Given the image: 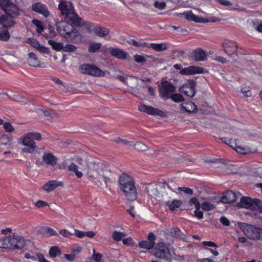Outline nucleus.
I'll list each match as a JSON object with an SVG mask.
<instances>
[{"mask_svg":"<svg viewBox=\"0 0 262 262\" xmlns=\"http://www.w3.org/2000/svg\"><path fill=\"white\" fill-rule=\"evenodd\" d=\"M120 189L123 192L128 201L136 199L137 192L134 178L126 174L121 175L118 180Z\"/></svg>","mask_w":262,"mask_h":262,"instance_id":"nucleus-1","label":"nucleus"},{"mask_svg":"<svg viewBox=\"0 0 262 262\" xmlns=\"http://www.w3.org/2000/svg\"><path fill=\"white\" fill-rule=\"evenodd\" d=\"M154 256L159 259L168 260L171 258L169 245L163 242L156 243L153 250Z\"/></svg>","mask_w":262,"mask_h":262,"instance_id":"nucleus-2","label":"nucleus"},{"mask_svg":"<svg viewBox=\"0 0 262 262\" xmlns=\"http://www.w3.org/2000/svg\"><path fill=\"white\" fill-rule=\"evenodd\" d=\"M0 7L4 12L12 18L19 15L20 10L18 6L11 0H0Z\"/></svg>","mask_w":262,"mask_h":262,"instance_id":"nucleus-3","label":"nucleus"},{"mask_svg":"<svg viewBox=\"0 0 262 262\" xmlns=\"http://www.w3.org/2000/svg\"><path fill=\"white\" fill-rule=\"evenodd\" d=\"M174 15L176 16H183L187 20L198 23H215L219 20V19L215 17L205 18L196 16L191 11H186L183 13H175Z\"/></svg>","mask_w":262,"mask_h":262,"instance_id":"nucleus-4","label":"nucleus"},{"mask_svg":"<svg viewBox=\"0 0 262 262\" xmlns=\"http://www.w3.org/2000/svg\"><path fill=\"white\" fill-rule=\"evenodd\" d=\"M245 235L250 239H262V228L254 225L246 224L244 229Z\"/></svg>","mask_w":262,"mask_h":262,"instance_id":"nucleus-5","label":"nucleus"},{"mask_svg":"<svg viewBox=\"0 0 262 262\" xmlns=\"http://www.w3.org/2000/svg\"><path fill=\"white\" fill-rule=\"evenodd\" d=\"M80 73L95 77H104L105 72L97 67L89 64H83L79 68Z\"/></svg>","mask_w":262,"mask_h":262,"instance_id":"nucleus-6","label":"nucleus"},{"mask_svg":"<svg viewBox=\"0 0 262 262\" xmlns=\"http://www.w3.org/2000/svg\"><path fill=\"white\" fill-rule=\"evenodd\" d=\"M119 79L126 82L130 87L136 88L139 91H141L142 89H144L146 87L145 85H142L141 82H150V80L148 78H144L139 80L133 76H128L125 78L120 77Z\"/></svg>","mask_w":262,"mask_h":262,"instance_id":"nucleus-7","label":"nucleus"},{"mask_svg":"<svg viewBox=\"0 0 262 262\" xmlns=\"http://www.w3.org/2000/svg\"><path fill=\"white\" fill-rule=\"evenodd\" d=\"M240 203L243 208L255 210L256 208L260 209V201L258 199H252L248 196H242L241 199Z\"/></svg>","mask_w":262,"mask_h":262,"instance_id":"nucleus-8","label":"nucleus"},{"mask_svg":"<svg viewBox=\"0 0 262 262\" xmlns=\"http://www.w3.org/2000/svg\"><path fill=\"white\" fill-rule=\"evenodd\" d=\"M161 85V87L159 89L161 97L163 99L169 98L175 92V87L172 83L168 81L162 82Z\"/></svg>","mask_w":262,"mask_h":262,"instance_id":"nucleus-9","label":"nucleus"},{"mask_svg":"<svg viewBox=\"0 0 262 262\" xmlns=\"http://www.w3.org/2000/svg\"><path fill=\"white\" fill-rule=\"evenodd\" d=\"M9 248L20 249L25 246L24 238L19 235L8 236Z\"/></svg>","mask_w":262,"mask_h":262,"instance_id":"nucleus-10","label":"nucleus"},{"mask_svg":"<svg viewBox=\"0 0 262 262\" xmlns=\"http://www.w3.org/2000/svg\"><path fill=\"white\" fill-rule=\"evenodd\" d=\"M212 52H207L201 48H198L192 51L191 58L195 61H204L207 60L208 56L211 55Z\"/></svg>","mask_w":262,"mask_h":262,"instance_id":"nucleus-11","label":"nucleus"},{"mask_svg":"<svg viewBox=\"0 0 262 262\" xmlns=\"http://www.w3.org/2000/svg\"><path fill=\"white\" fill-rule=\"evenodd\" d=\"M195 82L193 80L189 79L187 80V82L181 88H180L179 90L181 92L183 93L185 95L190 97H192L195 93Z\"/></svg>","mask_w":262,"mask_h":262,"instance_id":"nucleus-12","label":"nucleus"},{"mask_svg":"<svg viewBox=\"0 0 262 262\" xmlns=\"http://www.w3.org/2000/svg\"><path fill=\"white\" fill-rule=\"evenodd\" d=\"M59 7L61 10V15L66 17L69 18L75 13L73 4L70 2H61Z\"/></svg>","mask_w":262,"mask_h":262,"instance_id":"nucleus-13","label":"nucleus"},{"mask_svg":"<svg viewBox=\"0 0 262 262\" xmlns=\"http://www.w3.org/2000/svg\"><path fill=\"white\" fill-rule=\"evenodd\" d=\"M156 236L152 232H149L147 235V240H142L139 242L138 246L140 248L150 250L154 248L156 243Z\"/></svg>","mask_w":262,"mask_h":262,"instance_id":"nucleus-14","label":"nucleus"},{"mask_svg":"<svg viewBox=\"0 0 262 262\" xmlns=\"http://www.w3.org/2000/svg\"><path fill=\"white\" fill-rule=\"evenodd\" d=\"M222 47L224 52L228 56L235 54L238 48L237 43L230 40L224 41L222 43Z\"/></svg>","mask_w":262,"mask_h":262,"instance_id":"nucleus-15","label":"nucleus"},{"mask_svg":"<svg viewBox=\"0 0 262 262\" xmlns=\"http://www.w3.org/2000/svg\"><path fill=\"white\" fill-rule=\"evenodd\" d=\"M207 72L206 70L201 67L192 66L184 68L183 69L181 70L179 73L183 75H190L196 74L207 73Z\"/></svg>","mask_w":262,"mask_h":262,"instance_id":"nucleus-16","label":"nucleus"},{"mask_svg":"<svg viewBox=\"0 0 262 262\" xmlns=\"http://www.w3.org/2000/svg\"><path fill=\"white\" fill-rule=\"evenodd\" d=\"M62 182L57 180H51L45 183L42 189L47 192H50L54 190L58 186H62Z\"/></svg>","mask_w":262,"mask_h":262,"instance_id":"nucleus-17","label":"nucleus"},{"mask_svg":"<svg viewBox=\"0 0 262 262\" xmlns=\"http://www.w3.org/2000/svg\"><path fill=\"white\" fill-rule=\"evenodd\" d=\"M138 110L141 113H146L149 115H161L163 113L158 109L144 104L140 105Z\"/></svg>","mask_w":262,"mask_h":262,"instance_id":"nucleus-18","label":"nucleus"},{"mask_svg":"<svg viewBox=\"0 0 262 262\" xmlns=\"http://www.w3.org/2000/svg\"><path fill=\"white\" fill-rule=\"evenodd\" d=\"M72 28L73 27L71 25L64 21L60 22L57 25V30L64 37L68 35Z\"/></svg>","mask_w":262,"mask_h":262,"instance_id":"nucleus-19","label":"nucleus"},{"mask_svg":"<svg viewBox=\"0 0 262 262\" xmlns=\"http://www.w3.org/2000/svg\"><path fill=\"white\" fill-rule=\"evenodd\" d=\"M32 10L38 12L45 17H47L49 15L47 6L40 3H35L32 5Z\"/></svg>","mask_w":262,"mask_h":262,"instance_id":"nucleus-20","label":"nucleus"},{"mask_svg":"<svg viewBox=\"0 0 262 262\" xmlns=\"http://www.w3.org/2000/svg\"><path fill=\"white\" fill-rule=\"evenodd\" d=\"M27 42L38 50L41 53H44L48 54L49 53V49L47 48L41 46L39 42L35 39L29 38L28 39Z\"/></svg>","mask_w":262,"mask_h":262,"instance_id":"nucleus-21","label":"nucleus"},{"mask_svg":"<svg viewBox=\"0 0 262 262\" xmlns=\"http://www.w3.org/2000/svg\"><path fill=\"white\" fill-rule=\"evenodd\" d=\"M222 201L224 203H232L236 201L235 193L232 190H227L223 195Z\"/></svg>","mask_w":262,"mask_h":262,"instance_id":"nucleus-22","label":"nucleus"},{"mask_svg":"<svg viewBox=\"0 0 262 262\" xmlns=\"http://www.w3.org/2000/svg\"><path fill=\"white\" fill-rule=\"evenodd\" d=\"M164 205L168 207L171 211H174L179 208L182 204V201L177 199H174L172 201H167L164 202Z\"/></svg>","mask_w":262,"mask_h":262,"instance_id":"nucleus-23","label":"nucleus"},{"mask_svg":"<svg viewBox=\"0 0 262 262\" xmlns=\"http://www.w3.org/2000/svg\"><path fill=\"white\" fill-rule=\"evenodd\" d=\"M146 192L151 197H155L159 194L157 184L154 183L148 184L146 186Z\"/></svg>","mask_w":262,"mask_h":262,"instance_id":"nucleus-24","label":"nucleus"},{"mask_svg":"<svg viewBox=\"0 0 262 262\" xmlns=\"http://www.w3.org/2000/svg\"><path fill=\"white\" fill-rule=\"evenodd\" d=\"M93 33L99 37H104L109 34L110 30L106 28L96 25L95 28L93 29Z\"/></svg>","mask_w":262,"mask_h":262,"instance_id":"nucleus-25","label":"nucleus"},{"mask_svg":"<svg viewBox=\"0 0 262 262\" xmlns=\"http://www.w3.org/2000/svg\"><path fill=\"white\" fill-rule=\"evenodd\" d=\"M110 53L112 56L120 59H125L127 56L126 52L118 48H112L110 49Z\"/></svg>","mask_w":262,"mask_h":262,"instance_id":"nucleus-26","label":"nucleus"},{"mask_svg":"<svg viewBox=\"0 0 262 262\" xmlns=\"http://www.w3.org/2000/svg\"><path fill=\"white\" fill-rule=\"evenodd\" d=\"M42 160L47 164L52 166H54L57 163V158L51 153L44 154Z\"/></svg>","mask_w":262,"mask_h":262,"instance_id":"nucleus-27","label":"nucleus"},{"mask_svg":"<svg viewBox=\"0 0 262 262\" xmlns=\"http://www.w3.org/2000/svg\"><path fill=\"white\" fill-rule=\"evenodd\" d=\"M11 18L12 17L10 18L5 15L2 16L0 17V25L5 28L13 26L15 24V23Z\"/></svg>","mask_w":262,"mask_h":262,"instance_id":"nucleus-28","label":"nucleus"},{"mask_svg":"<svg viewBox=\"0 0 262 262\" xmlns=\"http://www.w3.org/2000/svg\"><path fill=\"white\" fill-rule=\"evenodd\" d=\"M148 48L152 49L155 51L161 52L167 50L168 45L165 42L160 43H151L148 44Z\"/></svg>","mask_w":262,"mask_h":262,"instance_id":"nucleus-29","label":"nucleus"},{"mask_svg":"<svg viewBox=\"0 0 262 262\" xmlns=\"http://www.w3.org/2000/svg\"><path fill=\"white\" fill-rule=\"evenodd\" d=\"M28 63L32 67H38L40 66L39 60L37 58L36 55L33 53H30L28 54Z\"/></svg>","mask_w":262,"mask_h":262,"instance_id":"nucleus-30","label":"nucleus"},{"mask_svg":"<svg viewBox=\"0 0 262 262\" xmlns=\"http://www.w3.org/2000/svg\"><path fill=\"white\" fill-rule=\"evenodd\" d=\"M182 110L188 113H198L196 105L192 102L185 103L182 106Z\"/></svg>","mask_w":262,"mask_h":262,"instance_id":"nucleus-31","label":"nucleus"},{"mask_svg":"<svg viewBox=\"0 0 262 262\" xmlns=\"http://www.w3.org/2000/svg\"><path fill=\"white\" fill-rule=\"evenodd\" d=\"M69 19L75 26L81 27L84 25V21L75 13Z\"/></svg>","mask_w":262,"mask_h":262,"instance_id":"nucleus-32","label":"nucleus"},{"mask_svg":"<svg viewBox=\"0 0 262 262\" xmlns=\"http://www.w3.org/2000/svg\"><path fill=\"white\" fill-rule=\"evenodd\" d=\"M10 97L12 100L18 102L26 104L28 102V99L25 97V96L19 93H16L11 95Z\"/></svg>","mask_w":262,"mask_h":262,"instance_id":"nucleus-33","label":"nucleus"},{"mask_svg":"<svg viewBox=\"0 0 262 262\" xmlns=\"http://www.w3.org/2000/svg\"><path fill=\"white\" fill-rule=\"evenodd\" d=\"M23 145L28 147L35 148L36 145L35 142L32 140L31 137L28 136L27 133L26 136L24 137L22 141Z\"/></svg>","mask_w":262,"mask_h":262,"instance_id":"nucleus-34","label":"nucleus"},{"mask_svg":"<svg viewBox=\"0 0 262 262\" xmlns=\"http://www.w3.org/2000/svg\"><path fill=\"white\" fill-rule=\"evenodd\" d=\"M49 254L50 257L55 258L61 254V250L59 247L54 246L50 248Z\"/></svg>","mask_w":262,"mask_h":262,"instance_id":"nucleus-35","label":"nucleus"},{"mask_svg":"<svg viewBox=\"0 0 262 262\" xmlns=\"http://www.w3.org/2000/svg\"><path fill=\"white\" fill-rule=\"evenodd\" d=\"M171 233L174 237L179 239L184 240L185 238V234L178 228H172Z\"/></svg>","mask_w":262,"mask_h":262,"instance_id":"nucleus-36","label":"nucleus"},{"mask_svg":"<svg viewBox=\"0 0 262 262\" xmlns=\"http://www.w3.org/2000/svg\"><path fill=\"white\" fill-rule=\"evenodd\" d=\"M41 231H42V232L43 233V234H47L49 236H58V234L57 233V232L56 231H55L53 229H52L50 227H49L47 226L43 227L41 228Z\"/></svg>","mask_w":262,"mask_h":262,"instance_id":"nucleus-37","label":"nucleus"},{"mask_svg":"<svg viewBox=\"0 0 262 262\" xmlns=\"http://www.w3.org/2000/svg\"><path fill=\"white\" fill-rule=\"evenodd\" d=\"M48 43L52 46V47L57 51H62L63 45L61 42H57L52 40H48Z\"/></svg>","mask_w":262,"mask_h":262,"instance_id":"nucleus-38","label":"nucleus"},{"mask_svg":"<svg viewBox=\"0 0 262 262\" xmlns=\"http://www.w3.org/2000/svg\"><path fill=\"white\" fill-rule=\"evenodd\" d=\"M32 23L36 26L37 33H41L45 29L43 23L39 20L34 19L32 20Z\"/></svg>","mask_w":262,"mask_h":262,"instance_id":"nucleus-39","label":"nucleus"},{"mask_svg":"<svg viewBox=\"0 0 262 262\" xmlns=\"http://www.w3.org/2000/svg\"><path fill=\"white\" fill-rule=\"evenodd\" d=\"M201 207L204 211H211L215 208L213 204L207 201L203 202L201 205Z\"/></svg>","mask_w":262,"mask_h":262,"instance_id":"nucleus-40","label":"nucleus"},{"mask_svg":"<svg viewBox=\"0 0 262 262\" xmlns=\"http://www.w3.org/2000/svg\"><path fill=\"white\" fill-rule=\"evenodd\" d=\"M125 236V234L123 232L115 231L112 234V238L116 242L121 241L123 237Z\"/></svg>","mask_w":262,"mask_h":262,"instance_id":"nucleus-41","label":"nucleus"},{"mask_svg":"<svg viewBox=\"0 0 262 262\" xmlns=\"http://www.w3.org/2000/svg\"><path fill=\"white\" fill-rule=\"evenodd\" d=\"M101 47V43L99 42L92 43L89 48V51L94 53L98 51Z\"/></svg>","mask_w":262,"mask_h":262,"instance_id":"nucleus-42","label":"nucleus"},{"mask_svg":"<svg viewBox=\"0 0 262 262\" xmlns=\"http://www.w3.org/2000/svg\"><path fill=\"white\" fill-rule=\"evenodd\" d=\"M79 36V32L75 29L71 30L70 32L68 33V35L66 38H69L70 39L73 40L75 39Z\"/></svg>","mask_w":262,"mask_h":262,"instance_id":"nucleus-43","label":"nucleus"},{"mask_svg":"<svg viewBox=\"0 0 262 262\" xmlns=\"http://www.w3.org/2000/svg\"><path fill=\"white\" fill-rule=\"evenodd\" d=\"M76 47L70 45V44H67L65 46L63 45V47L62 48V51L65 52H73L76 50Z\"/></svg>","mask_w":262,"mask_h":262,"instance_id":"nucleus-44","label":"nucleus"},{"mask_svg":"<svg viewBox=\"0 0 262 262\" xmlns=\"http://www.w3.org/2000/svg\"><path fill=\"white\" fill-rule=\"evenodd\" d=\"M171 99L176 102H181L184 101L183 96L180 94H172L170 97Z\"/></svg>","mask_w":262,"mask_h":262,"instance_id":"nucleus-45","label":"nucleus"},{"mask_svg":"<svg viewBox=\"0 0 262 262\" xmlns=\"http://www.w3.org/2000/svg\"><path fill=\"white\" fill-rule=\"evenodd\" d=\"M8 236L5 238H0V248H9Z\"/></svg>","mask_w":262,"mask_h":262,"instance_id":"nucleus-46","label":"nucleus"},{"mask_svg":"<svg viewBox=\"0 0 262 262\" xmlns=\"http://www.w3.org/2000/svg\"><path fill=\"white\" fill-rule=\"evenodd\" d=\"M132 45L138 47H147L148 48V43L145 42H138L135 40H132L131 42H130Z\"/></svg>","mask_w":262,"mask_h":262,"instance_id":"nucleus-47","label":"nucleus"},{"mask_svg":"<svg viewBox=\"0 0 262 262\" xmlns=\"http://www.w3.org/2000/svg\"><path fill=\"white\" fill-rule=\"evenodd\" d=\"M134 59L136 62L139 63H143L146 61V58L145 56L138 54L134 56Z\"/></svg>","mask_w":262,"mask_h":262,"instance_id":"nucleus-48","label":"nucleus"},{"mask_svg":"<svg viewBox=\"0 0 262 262\" xmlns=\"http://www.w3.org/2000/svg\"><path fill=\"white\" fill-rule=\"evenodd\" d=\"M28 136H29L32 140L34 139L37 141H40L42 138L41 134L39 133L29 132Z\"/></svg>","mask_w":262,"mask_h":262,"instance_id":"nucleus-49","label":"nucleus"},{"mask_svg":"<svg viewBox=\"0 0 262 262\" xmlns=\"http://www.w3.org/2000/svg\"><path fill=\"white\" fill-rule=\"evenodd\" d=\"M36 113L38 114H46L50 115L52 113L51 110H46L42 106L38 107L36 108Z\"/></svg>","mask_w":262,"mask_h":262,"instance_id":"nucleus-50","label":"nucleus"},{"mask_svg":"<svg viewBox=\"0 0 262 262\" xmlns=\"http://www.w3.org/2000/svg\"><path fill=\"white\" fill-rule=\"evenodd\" d=\"M135 148L139 151H144L147 149V146L143 143L138 142L135 144Z\"/></svg>","mask_w":262,"mask_h":262,"instance_id":"nucleus-51","label":"nucleus"},{"mask_svg":"<svg viewBox=\"0 0 262 262\" xmlns=\"http://www.w3.org/2000/svg\"><path fill=\"white\" fill-rule=\"evenodd\" d=\"M154 6L156 8L159 10H163L165 8L166 4L164 2L155 1L154 3Z\"/></svg>","mask_w":262,"mask_h":262,"instance_id":"nucleus-52","label":"nucleus"},{"mask_svg":"<svg viewBox=\"0 0 262 262\" xmlns=\"http://www.w3.org/2000/svg\"><path fill=\"white\" fill-rule=\"evenodd\" d=\"M96 25L91 23L84 22V25L83 26H84L88 31L93 33V29L95 28Z\"/></svg>","mask_w":262,"mask_h":262,"instance_id":"nucleus-53","label":"nucleus"},{"mask_svg":"<svg viewBox=\"0 0 262 262\" xmlns=\"http://www.w3.org/2000/svg\"><path fill=\"white\" fill-rule=\"evenodd\" d=\"M93 254L92 255V258L96 261V262H100L102 257V255L100 253H96L95 249H93Z\"/></svg>","mask_w":262,"mask_h":262,"instance_id":"nucleus-54","label":"nucleus"},{"mask_svg":"<svg viewBox=\"0 0 262 262\" xmlns=\"http://www.w3.org/2000/svg\"><path fill=\"white\" fill-rule=\"evenodd\" d=\"M3 127L5 130L8 133H12L14 130V127L9 122H5L3 124Z\"/></svg>","mask_w":262,"mask_h":262,"instance_id":"nucleus-55","label":"nucleus"},{"mask_svg":"<svg viewBox=\"0 0 262 262\" xmlns=\"http://www.w3.org/2000/svg\"><path fill=\"white\" fill-rule=\"evenodd\" d=\"M1 142L3 144H9L11 141V139L6 135H2L0 137Z\"/></svg>","mask_w":262,"mask_h":262,"instance_id":"nucleus-56","label":"nucleus"},{"mask_svg":"<svg viewBox=\"0 0 262 262\" xmlns=\"http://www.w3.org/2000/svg\"><path fill=\"white\" fill-rule=\"evenodd\" d=\"M190 204L194 205L195 209L200 208L201 204L196 198H192L190 199Z\"/></svg>","mask_w":262,"mask_h":262,"instance_id":"nucleus-57","label":"nucleus"},{"mask_svg":"<svg viewBox=\"0 0 262 262\" xmlns=\"http://www.w3.org/2000/svg\"><path fill=\"white\" fill-rule=\"evenodd\" d=\"M178 190L179 191H183L185 193L190 194V195H191L193 193L192 190L191 188H188V187H179L178 188Z\"/></svg>","mask_w":262,"mask_h":262,"instance_id":"nucleus-58","label":"nucleus"},{"mask_svg":"<svg viewBox=\"0 0 262 262\" xmlns=\"http://www.w3.org/2000/svg\"><path fill=\"white\" fill-rule=\"evenodd\" d=\"M74 235L78 238H82L85 236V231L75 229Z\"/></svg>","mask_w":262,"mask_h":262,"instance_id":"nucleus-59","label":"nucleus"},{"mask_svg":"<svg viewBox=\"0 0 262 262\" xmlns=\"http://www.w3.org/2000/svg\"><path fill=\"white\" fill-rule=\"evenodd\" d=\"M122 242H123V244L124 245H128L129 246L134 245V243H135L132 237H127L126 238H124L122 240Z\"/></svg>","mask_w":262,"mask_h":262,"instance_id":"nucleus-60","label":"nucleus"},{"mask_svg":"<svg viewBox=\"0 0 262 262\" xmlns=\"http://www.w3.org/2000/svg\"><path fill=\"white\" fill-rule=\"evenodd\" d=\"M61 258H62V257ZM63 258L66 259L67 260L70 261H72L74 260V259H75V254L74 253H72L70 254H65L63 255Z\"/></svg>","mask_w":262,"mask_h":262,"instance_id":"nucleus-61","label":"nucleus"},{"mask_svg":"<svg viewBox=\"0 0 262 262\" xmlns=\"http://www.w3.org/2000/svg\"><path fill=\"white\" fill-rule=\"evenodd\" d=\"M200 208L195 209L194 212V216L199 219H202L203 217V213L200 210Z\"/></svg>","mask_w":262,"mask_h":262,"instance_id":"nucleus-62","label":"nucleus"},{"mask_svg":"<svg viewBox=\"0 0 262 262\" xmlns=\"http://www.w3.org/2000/svg\"><path fill=\"white\" fill-rule=\"evenodd\" d=\"M10 37L9 33L8 31L0 33V39L4 41L8 40Z\"/></svg>","mask_w":262,"mask_h":262,"instance_id":"nucleus-63","label":"nucleus"},{"mask_svg":"<svg viewBox=\"0 0 262 262\" xmlns=\"http://www.w3.org/2000/svg\"><path fill=\"white\" fill-rule=\"evenodd\" d=\"M48 205V203L47 202L41 200L37 201L35 203V206L38 208H41Z\"/></svg>","mask_w":262,"mask_h":262,"instance_id":"nucleus-64","label":"nucleus"}]
</instances>
